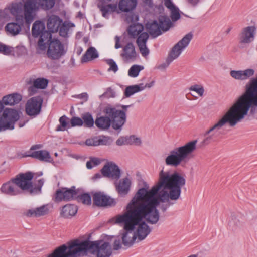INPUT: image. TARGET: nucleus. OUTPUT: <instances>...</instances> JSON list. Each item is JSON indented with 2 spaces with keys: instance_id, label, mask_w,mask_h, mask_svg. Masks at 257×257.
Listing matches in <instances>:
<instances>
[{
  "instance_id": "f257e3e1",
  "label": "nucleus",
  "mask_w": 257,
  "mask_h": 257,
  "mask_svg": "<svg viewBox=\"0 0 257 257\" xmlns=\"http://www.w3.org/2000/svg\"><path fill=\"white\" fill-rule=\"evenodd\" d=\"M186 183L185 178L177 172L170 174L162 170L159 181L151 190L144 188L138 190L130 202L133 207L151 224H156L160 215L156 207L160 205L163 212L172 205L171 201L177 200L181 195V188Z\"/></svg>"
},
{
  "instance_id": "f03ea898",
  "label": "nucleus",
  "mask_w": 257,
  "mask_h": 257,
  "mask_svg": "<svg viewBox=\"0 0 257 257\" xmlns=\"http://www.w3.org/2000/svg\"><path fill=\"white\" fill-rule=\"evenodd\" d=\"M257 107V78H253L246 85L245 92L239 97L228 111L204 134L201 141L202 146H206L217 140L219 130L226 123L230 126H235L247 114L250 108Z\"/></svg>"
},
{
  "instance_id": "7ed1b4c3",
  "label": "nucleus",
  "mask_w": 257,
  "mask_h": 257,
  "mask_svg": "<svg viewBox=\"0 0 257 257\" xmlns=\"http://www.w3.org/2000/svg\"><path fill=\"white\" fill-rule=\"evenodd\" d=\"M101 240L92 241L88 239H78L72 241L65 251L66 257H83L88 253L97 257H109L112 254L110 243L104 242L100 245Z\"/></svg>"
},
{
  "instance_id": "20e7f679",
  "label": "nucleus",
  "mask_w": 257,
  "mask_h": 257,
  "mask_svg": "<svg viewBox=\"0 0 257 257\" xmlns=\"http://www.w3.org/2000/svg\"><path fill=\"white\" fill-rule=\"evenodd\" d=\"M133 202H130L126 206V211L122 215L116 217L115 222L124 225V232L122 234V244L127 247H131L136 239L134 232L136 226L144 218L133 207Z\"/></svg>"
},
{
  "instance_id": "39448f33",
  "label": "nucleus",
  "mask_w": 257,
  "mask_h": 257,
  "mask_svg": "<svg viewBox=\"0 0 257 257\" xmlns=\"http://www.w3.org/2000/svg\"><path fill=\"white\" fill-rule=\"evenodd\" d=\"M196 140L190 141L184 145L177 147L170 152L165 159V163L168 166L176 167L183 161L188 160L192 153L196 149Z\"/></svg>"
},
{
  "instance_id": "423d86ee",
  "label": "nucleus",
  "mask_w": 257,
  "mask_h": 257,
  "mask_svg": "<svg viewBox=\"0 0 257 257\" xmlns=\"http://www.w3.org/2000/svg\"><path fill=\"white\" fill-rule=\"evenodd\" d=\"M27 178L24 177L23 173L18 174L10 181L3 184L1 188L2 193L10 196L20 194L27 195V190L29 188Z\"/></svg>"
},
{
  "instance_id": "0eeeda50",
  "label": "nucleus",
  "mask_w": 257,
  "mask_h": 257,
  "mask_svg": "<svg viewBox=\"0 0 257 257\" xmlns=\"http://www.w3.org/2000/svg\"><path fill=\"white\" fill-rule=\"evenodd\" d=\"M20 118V112L12 108L4 109V105L0 101V132L13 130Z\"/></svg>"
},
{
  "instance_id": "6e6552de",
  "label": "nucleus",
  "mask_w": 257,
  "mask_h": 257,
  "mask_svg": "<svg viewBox=\"0 0 257 257\" xmlns=\"http://www.w3.org/2000/svg\"><path fill=\"white\" fill-rule=\"evenodd\" d=\"M32 35L34 38L39 37L38 42L37 52L39 50L44 51L47 48L48 43L51 40L52 34L46 30L44 23L40 21H35L32 26Z\"/></svg>"
},
{
  "instance_id": "1a4fd4ad",
  "label": "nucleus",
  "mask_w": 257,
  "mask_h": 257,
  "mask_svg": "<svg viewBox=\"0 0 257 257\" xmlns=\"http://www.w3.org/2000/svg\"><path fill=\"white\" fill-rule=\"evenodd\" d=\"M104 112L111 118L112 127L115 130L120 131L126 121V114L116 108L107 106L104 109Z\"/></svg>"
},
{
  "instance_id": "9d476101",
  "label": "nucleus",
  "mask_w": 257,
  "mask_h": 257,
  "mask_svg": "<svg viewBox=\"0 0 257 257\" xmlns=\"http://www.w3.org/2000/svg\"><path fill=\"white\" fill-rule=\"evenodd\" d=\"M47 47V55L49 59L53 60L60 59L67 52L64 44L57 39L51 38L48 43Z\"/></svg>"
},
{
  "instance_id": "9b49d317",
  "label": "nucleus",
  "mask_w": 257,
  "mask_h": 257,
  "mask_svg": "<svg viewBox=\"0 0 257 257\" xmlns=\"http://www.w3.org/2000/svg\"><path fill=\"white\" fill-rule=\"evenodd\" d=\"M104 177L118 180L121 176V171L118 166L115 163L110 162L104 165L101 169V173H97L93 176V179L96 180Z\"/></svg>"
},
{
  "instance_id": "f8f14e48",
  "label": "nucleus",
  "mask_w": 257,
  "mask_h": 257,
  "mask_svg": "<svg viewBox=\"0 0 257 257\" xmlns=\"http://www.w3.org/2000/svg\"><path fill=\"white\" fill-rule=\"evenodd\" d=\"M43 98L36 96L30 98L25 105L26 113L29 116L35 117L41 112Z\"/></svg>"
},
{
  "instance_id": "ddd939ff",
  "label": "nucleus",
  "mask_w": 257,
  "mask_h": 257,
  "mask_svg": "<svg viewBox=\"0 0 257 257\" xmlns=\"http://www.w3.org/2000/svg\"><path fill=\"white\" fill-rule=\"evenodd\" d=\"M193 38V34L191 33L187 34L184 37L176 43L172 48L169 52L168 58L169 61H173L177 58L182 53L183 49L189 44Z\"/></svg>"
},
{
  "instance_id": "4468645a",
  "label": "nucleus",
  "mask_w": 257,
  "mask_h": 257,
  "mask_svg": "<svg viewBox=\"0 0 257 257\" xmlns=\"http://www.w3.org/2000/svg\"><path fill=\"white\" fill-rule=\"evenodd\" d=\"M78 192L74 186L70 188H61L57 189L54 194V201L59 202L62 200L69 201L75 198Z\"/></svg>"
},
{
  "instance_id": "2eb2a0df",
  "label": "nucleus",
  "mask_w": 257,
  "mask_h": 257,
  "mask_svg": "<svg viewBox=\"0 0 257 257\" xmlns=\"http://www.w3.org/2000/svg\"><path fill=\"white\" fill-rule=\"evenodd\" d=\"M24 177L25 178H27V180L28 183L29 185V188L27 190V195L33 196L41 192V188L43 185L44 181L43 179H40L38 181V184H34L32 182V180L34 178V173L32 172H26L23 173Z\"/></svg>"
},
{
  "instance_id": "dca6fc26",
  "label": "nucleus",
  "mask_w": 257,
  "mask_h": 257,
  "mask_svg": "<svg viewBox=\"0 0 257 257\" xmlns=\"http://www.w3.org/2000/svg\"><path fill=\"white\" fill-rule=\"evenodd\" d=\"M93 204L98 207H112L115 205V200L103 192H95L93 195Z\"/></svg>"
},
{
  "instance_id": "f3484780",
  "label": "nucleus",
  "mask_w": 257,
  "mask_h": 257,
  "mask_svg": "<svg viewBox=\"0 0 257 257\" xmlns=\"http://www.w3.org/2000/svg\"><path fill=\"white\" fill-rule=\"evenodd\" d=\"M97 7L101 13L102 16L106 19H108L111 14L118 12L117 3L98 2Z\"/></svg>"
},
{
  "instance_id": "a211bd4d",
  "label": "nucleus",
  "mask_w": 257,
  "mask_h": 257,
  "mask_svg": "<svg viewBox=\"0 0 257 257\" xmlns=\"http://www.w3.org/2000/svg\"><path fill=\"white\" fill-rule=\"evenodd\" d=\"M37 0H26L23 5L25 21L28 25L33 21V13L37 8Z\"/></svg>"
},
{
  "instance_id": "6ab92c4d",
  "label": "nucleus",
  "mask_w": 257,
  "mask_h": 257,
  "mask_svg": "<svg viewBox=\"0 0 257 257\" xmlns=\"http://www.w3.org/2000/svg\"><path fill=\"white\" fill-rule=\"evenodd\" d=\"M255 31L256 27L254 26L243 28L239 35V42L245 44L251 42L254 40Z\"/></svg>"
},
{
  "instance_id": "aec40b11",
  "label": "nucleus",
  "mask_w": 257,
  "mask_h": 257,
  "mask_svg": "<svg viewBox=\"0 0 257 257\" xmlns=\"http://www.w3.org/2000/svg\"><path fill=\"white\" fill-rule=\"evenodd\" d=\"M23 4L22 2H18L12 3L8 9L11 14L15 17L16 22H19L22 24L25 21V16L22 13Z\"/></svg>"
},
{
  "instance_id": "412c9836",
  "label": "nucleus",
  "mask_w": 257,
  "mask_h": 257,
  "mask_svg": "<svg viewBox=\"0 0 257 257\" xmlns=\"http://www.w3.org/2000/svg\"><path fill=\"white\" fill-rule=\"evenodd\" d=\"M23 157H30L38 159L41 161L46 162H52L53 161L50 153L46 150L35 151H33L32 153L30 152L29 154L25 153L23 155Z\"/></svg>"
},
{
  "instance_id": "4be33fe9",
  "label": "nucleus",
  "mask_w": 257,
  "mask_h": 257,
  "mask_svg": "<svg viewBox=\"0 0 257 257\" xmlns=\"http://www.w3.org/2000/svg\"><path fill=\"white\" fill-rule=\"evenodd\" d=\"M137 226L135 233L136 238H137L139 241H142L146 238V237L150 234L151 229L148 224L143 219L140 221L137 224Z\"/></svg>"
},
{
  "instance_id": "5701e85b",
  "label": "nucleus",
  "mask_w": 257,
  "mask_h": 257,
  "mask_svg": "<svg viewBox=\"0 0 257 257\" xmlns=\"http://www.w3.org/2000/svg\"><path fill=\"white\" fill-rule=\"evenodd\" d=\"M120 56L124 59L127 61H133L136 59L137 54L133 43L128 42L123 47Z\"/></svg>"
},
{
  "instance_id": "b1692460",
  "label": "nucleus",
  "mask_w": 257,
  "mask_h": 257,
  "mask_svg": "<svg viewBox=\"0 0 257 257\" xmlns=\"http://www.w3.org/2000/svg\"><path fill=\"white\" fill-rule=\"evenodd\" d=\"M49 212L48 205H43L39 207L28 209L24 212V215L27 217H38L47 215Z\"/></svg>"
},
{
  "instance_id": "393cba45",
  "label": "nucleus",
  "mask_w": 257,
  "mask_h": 257,
  "mask_svg": "<svg viewBox=\"0 0 257 257\" xmlns=\"http://www.w3.org/2000/svg\"><path fill=\"white\" fill-rule=\"evenodd\" d=\"M62 20L56 15H52L48 19L47 28L51 33L57 32L61 25Z\"/></svg>"
},
{
  "instance_id": "a878e982",
  "label": "nucleus",
  "mask_w": 257,
  "mask_h": 257,
  "mask_svg": "<svg viewBox=\"0 0 257 257\" xmlns=\"http://www.w3.org/2000/svg\"><path fill=\"white\" fill-rule=\"evenodd\" d=\"M22 97L20 94L15 93L4 96L1 101L4 105L13 106L18 104Z\"/></svg>"
},
{
  "instance_id": "bb28decb",
  "label": "nucleus",
  "mask_w": 257,
  "mask_h": 257,
  "mask_svg": "<svg viewBox=\"0 0 257 257\" xmlns=\"http://www.w3.org/2000/svg\"><path fill=\"white\" fill-rule=\"evenodd\" d=\"M131 181L127 178L120 180L118 184H115L118 193L121 195H126L130 190Z\"/></svg>"
},
{
  "instance_id": "cd10ccee",
  "label": "nucleus",
  "mask_w": 257,
  "mask_h": 257,
  "mask_svg": "<svg viewBox=\"0 0 257 257\" xmlns=\"http://www.w3.org/2000/svg\"><path fill=\"white\" fill-rule=\"evenodd\" d=\"M146 28L148 32L153 37H156L162 34L161 29L158 22L156 20L148 22L146 25Z\"/></svg>"
},
{
  "instance_id": "c85d7f7f",
  "label": "nucleus",
  "mask_w": 257,
  "mask_h": 257,
  "mask_svg": "<svg viewBox=\"0 0 257 257\" xmlns=\"http://www.w3.org/2000/svg\"><path fill=\"white\" fill-rule=\"evenodd\" d=\"M77 210L78 208L77 206L68 204L62 207L60 215L64 218H68L75 215Z\"/></svg>"
},
{
  "instance_id": "c756f323",
  "label": "nucleus",
  "mask_w": 257,
  "mask_h": 257,
  "mask_svg": "<svg viewBox=\"0 0 257 257\" xmlns=\"http://www.w3.org/2000/svg\"><path fill=\"white\" fill-rule=\"evenodd\" d=\"M24 21L22 24L19 22H10L5 26L6 30L11 35L16 36L20 33L22 27L23 26Z\"/></svg>"
},
{
  "instance_id": "7c9ffc66",
  "label": "nucleus",
  "mask_w": 257,
  "mask_h": 257,
  "mask_svg": "<svg viewBox=\"0 0 257 257\" xmlns=\"http://www.w3.org/2000/svg\"><path fill=\"white\" fill-rule=\"evenodd\" d=\"M137 4V0H121L118 6L122 12H127L134 9Z\"/></svg>"
},
{
  "instance_id": "2f4dec72",
  "label": "nucleus",
  "mask_w": 257,
  "mask_h": 257,
  "mask_svg": "<svg viewBox=\"0 0 257 257\" xmlns=\"http://www.w3.org/2000/svg\"><path fill=\"white\" fill-rule=\"evenodd\" d=\"M99 56L96 49L93 47L89 48L81 58V62L85 63L94 60Z\"/></svg>"
},
{
  "instance_id": "473e14b6",
  "label": "nucleus",
  "mask_w": 257,
  "mask_h": 257,
  "mask_svg": "<svg viewBox=\"0 0 257 257\" xmlns=\"http://www.w3.org/2000/svg\"><path fill=\"white\" fill-rule=\"evenodd\" d=\"M95 123L99 128L108 129L111 124V118L107 115L105 116H100L96 119Z\"/></svg>"
},
{
  "instance_id": "72a5a7b5",
  "label": "nucleus",
  "mask_w": 257,
  "mask_h": 257,
  "mask_svg": "<svg viewBox=\"0 0 257 257\" xmlns=\"http://www.w3.org/2000/svg\"><path fill=\"white\" fill-rule=\"evenodd\" d=\"M158 21L161 30L164 32L168 31L173 25L169 17L164 15L159 16Z\"/></svg>"
},
{
  "instance_id": "f704fd0d",
  "label": "nucleus",
  "mask_w": 257,
  "mask_h": 257,
  "mask_svg": "<svg viewBox=\"0 0 257 257\" xmlns=\"http://www.w3.org/2000/svg\"><path fill=\"white\" fill-rule=\"evenodd\" d=\"M48 84V80L44 78H39L35 79L33 82V86L29 88V91L34 92L36 88L45 89Z\"/></svg>"
},
{
  "instance_id": "c9c22d12",
  "label": "nucleus",
  "mask_w": 257,
  "mask_h": 257,
  "mask_svg": "<svg viewBox=\"0 0 257 257\" xmlns=\"http://www.w3.org/2000/svg\"><path fill=\"white\" fill-rule=\"evenodd\" d=\"M143 29V26L137 23L130 25L127 29V32L132 37L135 38L142 32Z\"/></svg>"
},
{
  "instance_id": "e433bc0d",
  "label": "nucleus",
  "mask_w": 257,
  "mask_h": 257,
  "mask_svg": "<svg viewBox=\"0 0 257 257\" xmlns=\"http://www.w3.org/2000/svg\"><path fill=\"white\" fill-rule=\"evenodd\" d=\"M67 250V246L63 244L54 250L47 257H66L65 251Z\"/></svg>"
},
{
  "instance_id": "4c0bfd02",
  "label": "nucleus",
  "mask_w": 257,
  "mask_h": 257,
  "mask_svg": "<svg viewBox=\"0 0 257 257\" xmlns=\"http://www.w3.org/2000/svg\"><path fill=\"white\" fill-rule=\"evenodd\" d=\"M69 118L65 115H63L60 117L59 121L60 124L58 125L56 128V131H64L66 127H70L68 122Z\"/></svg>"
},
{
  "instance_id": "58836bf2",
  "label": "nucleus",
  "mask_w": 257,
  "mask_h": 257,
  "mask_svg": "<svg viewBox=\"0 0 257 257\" xmlns=\"http://www.w3.org/2000/svg\"><path fill=\"white\" fill-rule=\"evenodd\" d=\"M55 4V0H38V4L42 9L49 10L52 9Z\"/></svg>"
},
{
  "instance_id": "ea45409f",
  "label": "nucleus",
  "mask_w": 257,
  "mask_h": 257,
  "mask_svg": "<svg viewBox=\"0 0 257 257\" xmlns=\"http://www.w3.org/2000/svg\"><path fill=\"white\" fill-rule=\"evenodd\" d=\"M143 69V67L142 66L134 65L128 70V75L131 77H136Z\"/></svg>"
},
{
  "instance_id": "a19ab883",
  "label": "nucleus",
  "mask_w": 257,
  "mask_h": 257,
  "mask_svg": "<svg viewBox=\"0 0 257 257\" xmlns=\"http://www.w3.org/2000/svg\"><path fill=\"white\" fill-rule=\"evenodd\" d=\"M98 146L99 145H110L113 142V139L109 136H101L97 137Z\"/></svg>"
},
{
  "instance_id": "79ce46f5",
  "label": "nucleus",
  "mask_w": 257,
  "mask_h": 257,
  "mask_svg": "<svg viewBox=\"0 0 257 257\" xmlns=\"http://www.w3.org/2000/svg\"><path fill=\"white\" fill-rule=\"evenodd\" d=\"M83 124L86 127H91L94 125V120L92 116L89 113H86L82 116Z\"/></svg>"
},
{
  "instance_id": "37998d69",
  "label": "nucleus",
  "mask_w": 257,
  "mask_h": 257,
  "mask_svg": "<svg viewBox=\"0 0 257 257\" xmlns=\"http://www.w3.org/2000/svg\"><path fill=\"white\" fill-rule=\"evenodd\" d=\"M140 89L138 86L135 85L126 87L124 91V95L126 97H129L134 94L140 92Z\"/></svg>"
},
{
  "instance_id": "c03bdc74",
  "label": "nucleus",
  "mask_w": 257,
  "mask_h": 257,
  "mask_svg": "<svg viewBox=\"0 0 257 257\" xmlns=\"http://www.w3.org/2000/svg\"><path fill=\"white\" fill-rule=\"evenodd\" d=\"M144 6L148 7L150 9L154 8L158 9L159 11H163L164 7L163 4H160L158 5H156L153 3V0H141Z\"/></svg>"
},
{
  "instance_id": "a18cd8bd",
  "label": "nucleus",
  "mask_w": 257,
  "mask_h": 257,
  "mask_svg": "<svg viewBox=\"0 0 257 257\" xmlns=\"http://www.w3.org/2000/svg\"><path fill=\"white\" fill-rule=\"evenodd\" d=\"M149 38V35L146 32H143L140 34L137 40V44L138 46L141 45L146 44L147 41Z\"/></svg>"
},
{
  "instance_id": "49530a36",
  "label": "nucleus",
  "mask_w": 257,
  "mask_h": 257,
  "mask_svg": "<svg viewBox=\"0 0 257 257\" xmlns=\"http://www.w3.org/2000/svg\"><path fill=\"white\" fill-rule=\"evenodd\" d=\"M170 10L171 11L170 17L173 22H175L180 18V11L178 7L175 6Z\"/></svg>"
},
{
  "instance_id": "de8ad7c7",
  "label": "nucleus",
  "mask_w": 257,
  "mask_h": 257,
  "mask_svg": "<svg viewBox=\"0 0 257 257\" xmlns=\"http://www.w3.org/2000/svg\"><path fill=\"white\" fill-rule=\"evenodd\" d=\"M78 199L84 204L90 205L91 203V198L88 193L81 194L79 196Z\"/></svg>"
},
{
  "instance_id": "09e8293b",
  "label": "nucleus",
  "mask_w": 257,
  "mask_h": 257,
  "mask_svg": "<svg viewBox=\"0 0 257 257\" xmlns=\"http://www.w3.org/2000/svg\"><path fill=\"white\" fill-rule=\"evenodd\" d=\"M83 124V120L78 117L74 116L70 120V126L75 127L76 126H81Z\"/></svg>"
},
{
  "instance_id": "8fccbe9b",
  "label": "nucleus",
  "mask_w": 257,
  "mask_h": 257,
  "mask_svg": "<svg viewBox=\"0 0 257 257\" xmlns=\"http://www.w3.org/2000/svg\"><path fill=\"white\" fill-rule=\"evenodd\" d=\"M189 90L197 92L200 96L203 95L204 89L202 86L197 84L192 85L189 88Z\"/></svg>"
},
{
  "instance_id": "3c124183",
  "label": "nucleus",
  "mask_w": 257,
  "mask_h": 257,
  "mask_svg": "<svg viewBox=\"0 0 257 257\" xmlns=\"http://www.w3.org/2000/svg\"><path fill=\"white\" fill-rule=\"evenodd\" d=\"M228 224L230 227H235L238 226L240 224V222L235 215L232 214Z\"/></svg>"
},
{
  "instance_id": "603ef678",
  "label": "nucleus",
  "mask_w": 257,
  "mask_h": 257,
  "mask_svg": "<svg viewBox=\"0 0 257 257\" xmlns=\"http://www.w3.org/2000/svg\"><path fill=\"white\" fill-rule=\"evenodd\" d=\"M106 63L109 65L110 67L108 69V71H112L115 73L118 70V66L116 62L112 59H109L106 60Z\"/></svg>"
},
{
  "instance_id": "864d4df0",
  "label": "nucleus",
  "mask_w": 257,
  "mask_h": 257,
  "mask_svg": "<svg viewBox=\"0 0 257 257\" xmlns=\"http://www.w3.org/2000/svg\"><path fill=\"white\" fill-rule=\"evenodd\" d=\"M12 47L0 43V53L9 55L12 52Z\"/></svg>"
},
{
  "instance_id": "5fc2aeb1",
  "label": "nucleus",
  "mask_w": 257,
  "mask_h": 257,
  "mask_svg": "<svg viewBox=\"0 0 257 257\" xmlns=\"http://www.w3.org/2000/svg\"><path fill=\"white\" fill-rule=\"evenodd\" d=\"M230 75L235 79L242 80V70H231Z\"/></svg>"
},
{
  "instance_id": "6e6d98bb",
  "label": "nucleus",
  "mask_w": 257,
  "mask_h": 257,
  "mask_svg": "<svg viewBox=\"0 0 257 257\" xmlns=\"http://www.w3.org/2000/svg\"><path fill=\"white\" fill-rule=\"evenodd\" d=\"M254 74V70L252 69H247L242 70V80H246L252 76Z\"/></svg>"
},
{
  "instance_id": "4d7b16f0",
  "label": "nucleus",
  "mask_w": 257,
  "mask_h": 257,
  "mask_svg": "<svg viewBox=\"0 0 257 257\" xmlns=\"http://www.w3.org/2000/svg\"><path fill=\"white\" fill-rule=\"evenodd\" d=\"M138 47L143 56L145 57L148 55L149 50L147 47L146 44L140 45Z\"/></svg>"
},
{
  "instance_id": "13d9d810",
  "label": "nucleus",
  "mask_w": 257,
  "mask_h": 257,
  "mask_svg": "<svg viewBox=\"0 0 257 257\" xmlns=\"http://www.w3.org/2000/svg\"><path fill=\"white\" fill-rule=\"evenodd\" d=\"M155 83L154 81H152L151 82L149 83H146L145 85H144L143 83H140L138 85H135L136 86H138L139 88L140 89V91L143 90L146 88H151L152 87Z\"/></svg>"
},
{
  "instance_id": "bf43d9fd",
  "label": "nucleus",
  "mask_w": 257,
  "mask_h": 257,
  "mask_svg": "<svg viewBox=\"0 0 257 257\" xmlns=\"http://www.w3.org/2000/svg\"><path fill=\"white\" fill-rule=\"evenodd\" d=\"M97 137H95L91 139H88L85 141V144L87 146H98Z\"/></svg>"
},
{
  "instance_id": "052dcab7",
  "label": "nucleus",
  "mask_w": 257,
  "mask_h": 257,
  "mask_svg": "<svg viewBox=\"0 0 257 257\" xmlns=\"http://www.w3.org/2000/svg\"><path fill=\"white\" fill-rule=\"evenodd\" d=\"M162 4L163 1H164V5L168 9H171L175 7L176 6L173 3L171 0H161Z\"/></svg>"
},
{
  "instance_id": "680f3d73",
  "label": "nucleus",
  "mask_w": 257,
  "mask_h": 257,
  "mask_svg": "<svg viewBox=\"0 0 257 257\" xmlns=\"http://www.w3.org/2000/svg\"><path fill=\"white\" fill-rule=\"evenodd\" d=\"M201 0H186L187 4L191 7H196L201 2Z\"/></svg>"
},
{
  "instance_id": "e2e57ef3",
  "label": "nucleus",
  "mask_w": 257,
  "mask_h": 257,
  "mask_svg": "<svg viewBox=\"0 0 257 257\" xmlns=\"http://www.w3.org/2000/svg\"><path fill=\"white\" fill-rule=\"evenodd\" d=\"M172 62V61H169V58L167 57L165 63L161 64V65H160L158 66V68L159 69H164L166 68Z\"/></svg>"
},
{
  "instance_id": "0e129e2a",
  "label": "nucleus",
  "mask_w": 257,
  "mask_h": 257,
  "mask_svg": "<svg viewBox=\"0 0 257 257\" xmlns=\"http://www.w3.org/2000/svg\"><path fill=\"white\" fill-rule=\"evenodd\" d=\"M113 249L117 250L121 248V244L120 240H115L113 243Z\"/></svg>"
},
{
  "instance_id": "69168bd1",
  "label": "nucleus",
  "mask_w": 257,
  "mask_h": 257,
  "mask_svg": "<svg viewBox=\"0 0 257 257\" xmlns=\"http://www.w3.org/2000/svg\"><path fill=\"white\" fill-rule=\"evenodd\" d=\"M127 139L125 137H121L117 140L116 143L118 146H122L125 143Z\"/></svg>"
},
{
  "instance_id": "338daca9",
  "label": "nucleus",
  "mask_w": 257,
  "mask_h": 257,
  "mask_svg": "<svg viewBox=\"0 0 257 257\" xmlns=\"http://www.w3.org/2000/svg\"><path fill=\"white\" fill-rule=\"evenodd\" d=\"M130 139L132 142L135 143L137 144H141V141L140 138L136 137L135 136H131L130 137Z\"/></svg>"
},
{
  "instance_id": "774afa93",
  "label": "nucleus",
  "mask_w": 257,
  "mask_h": 257,
  "mask_svg": "<svg viewBox=\"0 0 257 257\" xmlns=\"http://www.w3.org/2000/svg\"><path fill=\"white\" fill-rule=\"evenodd\" d=\"M115 48L118 49L121 47V45L120 44V38L116 36L115 37Z\"/></svg>"
}]
</instances>
